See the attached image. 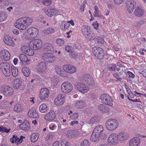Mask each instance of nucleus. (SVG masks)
Segmentation results:
<instances>
[{
	"label": "nucleus",
	"mask_w": 146,
	"mask_h": 146,
	"mask_svg": "<svg viewBox=\"0 0 146 146\" xmlns=\"http://www.w3.org/2000/svg\"><path fill=\"white\" fill-rule=\"evenodd\" d=\"M104 129L103 126L98 125L94 129L90 138L92 141H95L99 139L100 137L102 139L106 138V135L103 133Z\"/></svg>",
	"instance_id": "f257e3e1"
},
{
	"label": "nucleus",
	"mask_w": 146,
	"mask_h": 146,
	"mask_svg": "<svg viewBox=\"0 0 146 146\" xmlns=\"http://www.w3.org/2000/svg\"><path fill=\"white\" fill-rule=\"evenodd\" d=\"M118 125V122L116 119L112 118L107 119L105 124L106 128L110 131H113L116 129Z\"/></svg>",
	"instance_id": "f03ea898"
},
{
	"label": "nucleus",
	"mask_w": 146,
	"mask_h": 146,
	"mask_svg": "<svg viewBox=\"0 0 146 146\" xmlns=\"http://www.w3.org/2000/svg\"><path fill=\"white\" fill-rule=\"evenodd\" d=\"M38 33V30L37 28L33 27L29 28L27 30V34L25 35V38L27 40L32 39L36 37Z\"/></svg>",
	"instance_id": "7ed1b4c3"
},
{
	"label": "nucleus",
	"mask_w": 146,
	"mask_h": 146,
	"mask_svg": "<svg viewBox=\"0 0 146 146\" xmlns=\"http://www.w3.org/2000/svg\"><path fill=\"white\" fill-rule=\"evenodd\" d=\"M42 43L40 39H35L31 40L29 43V47L34 50L40 49L42 46Z\"/></svg>",
	"instance_id": "20e7f679"
},
{
	"label": "nucleus",
	"mask_w": 146,
	"mask_h": 146,
	"mask_svg": "<svg viewBox=\"0 0 146 146\" xmlns=\"http://www.w3.org/2000/svg\"><path fill=\"white\" fill-rule=\"evenodd\" d=\"M61 89L62 92L67 94L70 93L73 90V86L70 82H66L63 83L61 86Z\"/></svg>",
	"instance_id": "39448f33"
},
{
	"label": "nucleus",
	"mask_w": 146,
	"mask_h": 146,
	"mask_svg": "<svg viewBox=\"0 0 146 146\" xmlns=\"http://www.w3.org/2000/svg\"><path fill=\"white\" fill-rule=\"evenodd\" d=\"M0 90L3 94L7 97L12 96L14 93V90L11 87L5 85L1 86Z\"/></svg>",
	"instance_id": "423d86ee"
},
{
	"label": "nucleus",
	"mask_w": 146,
	"mask_h": 146,
	"mask_svg": "<svg viewBox=\"0 0 146 146\" xmlns=\"http://www.w3.org/2000/svg\"><path fill=\"white\" fill-rule=\"evenodd\" d=\"M81 29L82 33L87 38L90 40L94 38L90 27L86 25L83 26L82 27Z\"/></svg>",
	"instance_id": "0eeeda50"
},
{
	"label": "nucleus",
	"mask_w": 146,
	"mask_h": 146,
	"mask_svg": "<svg viewBox=\"0 0 146 146\" xmlns=\"http://www.w3.org/2000/svg\"><path fill=\"white\" fill-rule=\"evenodd\" d=\"M75 86L77 90L82 94L86 93L89 90L88 86L85 84L82 83H76Z\"/></svg>",
	"instance_id": "6e6552de"
},
{
	"label": "nucleus",
	"mask_w": 146,
	"mask_h": 146,
	"mask_svg": "<svg viewBox=\"0 0 146 146\" xmlns=\"http://www.w3.org/2000/svg\"><path fill=\"white\" fill-rule=\"evenodd\" d=\"M10 67L9 64L7 62L2 63L0 64V68L6 76H9L11 74Z\"/></svg>",
	"instance_id": "1a4fd4ad"
},
{
	"label": "nucleus",
	"mask_w": 146,
	"mask_h": 146,
	"mask_svg": "<svg viewBox=\"0 0 146 146\" xmlns=\"http://www.w3.org/2000/svg\"><path fill=\"white\" fill-rule=\"evenodd\" d=\"M100 99L101 102L103 103L111 106H112L113 104L112 99L108 94L101 95L100 96Z\"/></svg>",
	"instance_id": "9d476101"
},
{
	"label": "nucleus",
	"mask_w": 146,
	"mask_h": 146,
	"mask_svg": "<svg viewBox=\"0 0 146 146\" xmlns=\"http://www.w3.org/2000/svg\"><path fill=\"white\" fill-rule=\"evenodd\" d=\"M92 52L95 56L100 59H102L104 56L103 49L100 47H96L93 48Z\"/></svg>",
	"instance_id": "9b49d317"
},
{
	"label": "nucleus",
	"mask_w": 146,
	"mask_h": 146,
	"mask_svg": "<svg viewBox=\"0 0 146 146\" xmlns=\"http://www.w3.org/2000/svg\"><path fill=\"white\" fill-rule=\"evenodd\" d=\"M15 26L17 28L22 30H24L27 28L22 17L18 19L16 21Z\"/></svg>",
	"instance_id": "f8f14e48"
},
{
	"label": "nucleus",
	"mask_w": 146,
	"mask_h": 146,
	"mask_svg": "<svg viewBox=\"0 0 146 146\" xmlns=\"http://www.w3.org/2000/svg\"><path fill=\"white\" fill-rule=\"evenodd\" d=\"M46 63L45 62H40L37 67V71L42 76H45L46 73Z\"/></svg>",
	"instance_id": "ddd939ff"
},
{
	"label": "nucleus",
	"mask_w": 146,
	"mask_h": 146,
	"mask_svg": "<svg viewBox=\"0 0 146 146\" xmlns=\"http://www.w3.org/2000/svg\"><path fill=\"white\" fill-rule=\"evenodd\" d=\"M127 10L129 13H131L134 9L136 2L134 0H128L126 2Z\"/></svg>",
	"instance_id": "4468645a"
},
{
	"label": "nucleus",
	"mask_w": 146,
	"mask_h": 146,
	"mask_svg": "<svg viewBox=\"0 0 146 146\" xmlns=\"http://www.w3.org/2000/svg\"><path fill=\"white\" fill-rule=\"evenodd\" d=\"M63 70L66 72L70 74H73L76 72V68L75 67L70 64H66L63 66Z\"/></svg>",
	"instance_id": "2eb2a0df"
},
{
	"label": "nucleus",
	"mask_w": 146,
	"mask_h": 146,
	"mask_svg": "<svg viewBox=\"0 0 146 146\" xmlns=\"http://www.w3.org/2000/svg\"><path fill=\"white\" fill-rule=\"evenodd\" d=\"M10 55L8 50L3 49L0 52V58L3 60L8 61L10 59Z\"/></svg>",
	"instance_id": "dca6fc26"
},
{
	"label": "nucleus",
	"mask_w": 146,
	"mask_h": 146,
	"mask_svg": "<svg viewBox=\"0 0 146 146\" xmlns=\"http://www.w3.org/2000/svg\"><path fill=\"white\" fill-rule=\"evenodd\" d=\"M21 49L22 52L29 56H32L34 54V51L31 48L30 49L27 45L21 46Z\"/></svg>",
	"instance_id": "f3484780"
},
{
	"label": "nucleus",
	"mask_w": 146,
	"mask_h": 146,
	"mask_svg": "<svg viewBox=\"0 0 146 146\" xmlns=\"http://www.w3.org/2000/svg\"><path fill=\"white\" fill-rule=\"evenodd\" d=\"M108 143L111 145H115L117 143V138L114 133L111 134L108 137Z\"/></svg>",
	"instance_id": "a211bd4d"
},
{
	"label": "nucleus",
	"mask_w": 146,
	"mask_h": 146,
	"mask_svg": "<svg viewBox=\"0 0 146 146\" xmlns=\"http://www.w3.org/2000/svg\"><path fill=\"white\" fill-rule=\"evenodd\" d=\"M65 101V99L62 94L58 95L54 100V103L57 106H60L63 104Z\"/></svg>",
	"instance_id": "6ab92c4d"
},
{
	"label": "nucleus",
	"mask_w": 146,
	"mask_h": 146,
	"mask_svg": "<svg viewBox=\"0 0 146 146\" xmlns=\"http://www.w3.org/2000/svg\"><path fill=\"white\" fill-rule=\"evenodd\" d=\"M83 78L85 82L88 84L92 86L94 85L93 79L90 75L85 74L83 75Z\"/></svg>",
	"instance_id": "aec40b11"
},
{
	"label": "nucleus",
	"mask_w": 146,
	"mask_h": 146,
	"mask_svg": "<svg viewBox=\"0 0 146 146\" xmlns=\"http://www.w3.org/2000/svg\"><path fill=\"white\" fill-rule=\"evenodd\" d=\"M117 138L118 140L121 141L127 140L129 137L127 133L122 132L118 134Z\"/></svg>",
	"instance_id": "412c9836"
},
{
	"label": "nucleus",
	"mask_w": 146,
	"mask_h": 146,
	"mask_svg": "<svg viewBox=\"0 0 146 146\" xmlns=\"http://www.w3.org/2000/svg\"><path fill=\"white\" fill-rule=\"evenodd\" d=\"M140 142L139 138L134 137L131 139L129 142V146H138Z\"/></svg>",
	"instance_id": "4be33fe9"
},
{
	"label": "nucleus",
	"mask_w": 146,
	"mask_h": 146,
	"mask_svg": "<svg viewBox=\"0 0 146 146\" xmlns=\"http://www.w3.org/2000/svg\"><path fill=\"white\" fill-rule=\"evenodd\" d=\"M4 43L7 45L13 46H14V42L9 36L6 35L3 39Z\"/></svg>",
	"instance_id": "5701e85b"
},
{
	"label": "nucleus",
	"mask_w": 146,
	"mask_h": 146,
	"mask_svg": "<svg viewBox=\"0 0 146 146\" xmlns=\"http://www.w3.org/2000/svg\"><path fill=\"white\" fill-rule=\"evenodd\" d=\"M28 116L30 118H38V115L36 111L33 109H31L29 111Z\"/></svg>",
	"instance_id": "b1692460"
},
{
	"label": "nucleus",
	"mask_w": 146,
	"mask_h": 146,
	"mask_svg": "<svg viewBox=\"0 0 146 146\" xmlns=\"http://www.w3.org/2000/svg\"><path fill=\"white\" fill-rule=\"evenodd\" d=\"M30 125L27 120H26L21 124L19 126L20 129L24 131H27L29 130Z\"/></svg>",
	"instance_id": "393cba45"
},
{
	"label": "nucleus",
	"mask_w": 146,
	"mask_h": 146,
	"mask_svg": "<svg viewBox=\"0 0 146 146\" xmlns=\"http://www.w3.org/2000/svg\"><path fill=\"white\" fill-rule=\"evenodd\" d=\"M56 59V57L52 53H46V62H52Z\"/></svg>",
	"instance_id": "a878e982"
},
{
	"label": "nucleus",
	"mask_w": 146,
	"mask_h": 146,
	"mask_svg": "<svg viewBox=\"0 0 146 146\" xmlns=\"http://www.w3.org/2000/svg\"><path fill=\"white\" fill-rule=\"evenodd\" d=\"M77 135V133L75 131L70 130L67 131L66 134V136L69 138H71L76 137Z\"/></svg>",
	"instance_id": "bb28decb"
},
{
	"label": "nucleus",
	"mask_w": 146,
	"mask_h": 146,
	"mask_svg": "<svg viewBox=\"0 0 146 146\" xmlns=\"http://www.w3.org/2000/svg\"><path fill=\"white\" fill-rule=\"evenodd\" d=\"M22 18L27 28L31 25L33 22V20L31 18L29 17H24Z\"/></svg>",
	"instance_id": "cd10ccee"
},
{
	"label": "nucleus",
	"mask_w": 146,
	"mask_h": 146,
	"mask_svg": "<svg viewBox=\"0 0 146 146\" xmlns=\"http://www.w3.org/2000/svg\"><path fill=\"white\" fill-rule=\"evenodd\" d=\"M86 103L84 100H81L76 101L75 104V106L78 108H82L85 106Z\"/></svg>",
	"instance_id": "c85d7f7f"
},
{
	"label": "nucleus",
	"mask_w": 146,
	"mask_h": 146,
	"mask_svg": "<svg viewBox=\"0 0 146 146\" xmlns=\"http://www.w3.org/2000/svg\"><path fill=\"white\" fill-rule=\"evenodd\" d=\"M47 119L51 121L54 119L56 117V114L54 111L51 110L46 115Z\"/></svg>",
	"instance_id": "c756f323"
},
{
	"label": "nucleus",
	"mask_w": 146,
	"mask_h": 146,
	"mask_svg": "<svg viewBox=\"0 0 146 146\" xmlns=\"http://www.w3.org/2000/svg\"><path fill=\"white\" fill-rule=\"evenodd\" d=\"M58 11L55 9L48 8L46 11V14L48 16L51 17L57 13Z\"/></svg>",
	"instance_id": "7c9ffc66"
},
{
	"label": "nucleus",
	"mask_w": 146,
	"mask_h": 146,
	"mask_svg": "<svg viewBox=\"0 0 146 146\" xmlns=\"http://www.w3.org/2000/svg\"><path fill=\"white\" fill-rule=\"evenodd\" d=\"M99 118L97 116H94L91 118L88 122L89 124L91 126H92L96 124L99 121Z\"/></svg>",
	"instance_id": "2f4dec72"
},
{
	"label": "nucleus",
	"mask_w": 146,
	"mask_h": 146,
	"mask_svg": "<svg viewBox=\"0 0 146 146\" xmlns=\"http://www.w3.org/2000/svg\"><path fill=\"white\" fill-rule=\"evenodd\" d=\"M53 47L52 44L46 43V53H52L54 52Z\"/></svg>",
	"instance_id": "473e14b6"
},
{
	"label": "nucleus",
	"mask_w": 146,
	"mask_h": 146,
	"mask_svg": "<svg viewBox=\"0 0 146 146\" xmlns=\"http://www.w3.org/2000/svg\"><path fill=\"white\" fill-rule=\"evenodd\" d=\"M134 13L135 15L138 17H140L143 14V11L139 7H137L135 9Z\"/></svg>",
	"instance_id": "72a5a7b5"
},
{
	"label": "nucleus",
	"mask_w": 146,
	"mask_h": 146,
	"mask_svg": "<svg viewBox=\"0 0 146 146\" xmlns=\"http://www.w3.org/2000/svg\"><path fill=\"white\" fill-rule=\"evenodd\" d=\"M22 71L24 75L26 77L29 76L30 74V70L27 67H23L22 68Z\"/></svg>",
	"instance_id": "f704fd0d"
},
{
	"label": "nucleus",
	"mask_w": 146,
	"mask_h": 146,
	"mask_svg": "<svg viewBox=\"0 0 146 146\" xmlns=\"http://www.w3.org/2000/svg\"><path fill=\"white\" fill-rule=\"evenodd\" d=\"M21 80L19 78L15 79L13 85L14 88L16 89L18 88L21 85Z\"/></svg>",
	"instance_id": "c9c22d12"
},
{
	"label": "nucleus",
	"mask_w": 146,
	"mask_h": 146,
	"mask_svg": "<svg viewBox=\"0 0 146 146\" xmlns=\"http://www.w3.org/2000/svg\"><path fill=\"white\" fill-rule=\"evenodd\" d=\"M39 97L41 100L45 99L46 98V88H44L41 89Z\"/></svg>",
	"instance_id": "e433bc0d"
},
{
	"label": "nucleus",
	"mask_w": 146,
	"mask_h": 146,
	"mask_svg": "<svg viewBox=\"0 0 146 146\" xmlns=\"http://www.w3.org/2000/svg\"><path fill=\"white\" fill-rule=\"evenodd\" d=\"M70 26V25L67 22L62 21L60 26V29L62 30H65L68 28Z\"/></svg>",
	"instance_id": "4c0bfd02"
},
{
	"label": "nucleus",
	"mask_w": 146,
	"mask_h": 146,
	"mask_svg": "<svg viewBox=\"0 0 146 146\" xmlns=\"http://www.w3.org/2000/svg\"><path fill=\"white\" fill-rule=\"evenodd\" d=\"M23 108L21 104H17L14 106V111L16 112H20L22 110Z\"/></svg>",
	"instance_id": "58836bf2"
},
{
	"label": "nucleus",
	"mask_w": 146,
	"mask_h": 146,
	"mask_svg": "<svg viewBox=\"0 0 146 146\" xmlns=\"http://www.w3.org/2000/svg\"><path fill=\"white\" fill-rule=\"evenodd\" d=\"M11 68L12 76L14 77H16L18 74V69L13 65H12Z\"/></svg>",
	"instance_id": "ea45409f"
},
{
	"label": "nucleus",
	"mask_w": 146,
	"mask_h": 146,
	"mask_svg": "<svg viewBox=\"0 0 146 146\" xmlns=\"http://www.w3.org/2000/svg\"><path fill=\"white\" fill-rule=\"evenodd\" d=\"M55 70L57 73L60 74L61 76H64V72L62 68L60 66H56L55 67Z\"/></svg>",
	"instance_id": "a19ab883"
},
{
	"label": "nucleus",
	"mask_w": 146,
	"mask_h": 146,
	"mask_svg": "<svg viewBox=\"0 0 146 146\" xmlns=\"http://www.w3.org/2000/svg\"><path fill=\"white\" fill-rule=\"evenodd\" d=\"M38 137L39 134L38 133H33L31 135V141L32 142H35L38 140Z\"/></svg>",
	"instance_id": "79ce46f5"
},
{
	"label": "nucleus",
	"mask_w": 146,
	"mask_h": 146,
	"mask_svg": "<svg viewBox=\"0 0 146 146\" xmlns=\"http://www.w3.org/2000/svg\"><path fill=\"white\" fill-rule=\"evenodd\" d=\"M19 58L22 63H24L25 62V61L27 59V56L24 54H21L19 55Z\"/></svg>",
	"instance_id": "37998d69"
},
{
	"label": "nucleus",
	"mask_w": 146,
	"mask_h": 146,
	"mask_svg": "<svg viewBox=\"0 0 146 146\" xmlns=\"http://www.w3.org/2000/svg\"><path fill=\"white\" fill-rule=\"evenodd\" d=\"M55 32L54 28L49 27L46 29V35H49L53 34Z\"/></svg>",
	"instance_id": "c03bdc74"
},
{
	"label": "nucleus",
	"mask_w": 146,
	"mask_h": 146,
	"mask_svg": "<svg viewBox=\"0 0 146 146\" xmlns=\"http://www.w3.org/2000/svg\"><path fill=\"white\" fill-rule=\"evenodd\" d=\"M7 15L4 12L0 11V22L2 21L6 18Z\"/></svg>",
	"instance_id": "a18cd8bd"
},
{
	"label": "nucleus",
	"mask_w": 146,
	"mask_h": 146,
	"mask_svg": "<svg viewBox=\"0 0 146 146\" xmlns=\"http://www.w3.org/2000/svg\"><path fill=\"white\" fill-rule=\"evenodd\" d=\"M10 130V129H7L6 128L2 126H0V132L2 133H8Z\"/></svg>",
	"instance_id": "49530a36"
},
{
	"label": "nucleus",
	"mask_w": 146,
	"mask_h": 146,
	"mask_svg": "<svg viewBox=\"0 0 146 146\" xmlns=\"http://www.w3.org/2000/svg\"><path fill=\"white\" fill-rule=\"evenodd\" d=\"M39 110L41 112H46V104H43L41 105L40 106Z\"/></svg>",
	"instance_id": "de8ad7c7"
},
{
	"label": "nucleus",
	"mask_w": 146,
	"mask_h": 146,
	"mask_svg": "<svg viewBox=\"0 0 146 146\" xmlns=\"http://www.w3.org/2000/svg\"><path fill=\"white\" fill-rule=\"evenodd\" d=\"M94 9H95V11L94 12V16L95 17H98L99 16V15L98 14V7L95 5L94 6Z\"/></svg>",
	"instance_id": "09e8293b"
},
{
	"label": "nucleus",
	"mask_w": 146,
	"mask_h": 146,
	"mask_svg": "<svg viewBox=\"0 0 146 146\" xmlns=\"http://www.w3.org/2000/svg\"><path fill=\"white\" fill-rule=\"evenodd\" d=\"M89 141L86 139L84 140L80 143L81 146H89Z\"/></svg>",
	"instance_id": "8fccbe9b"
},
{
	"label": "nucleus",
	"mask_w": 146,
	"mask_h": 146,
	"mask_svg": "<svg viewBox=\"0 0 146 146\" xmlns=\"http://www.w3.org/2000/svg\"><path fill=\"white\" fill-rule=\"evenodd\" d=\"M61 145L62 146H69L68 142L65 140H62L61 142Z\"/></svg>",
	"instance_id": "3c124183"
},
{
	"label": "nucleus",
	"mask_w": 146,
	"mask_h": 146,
	"mask_svg": "<svg viewBox=\"0 0 146 146\" xmlns=\"http://www.w3.org/2000/svg\"><path fill=\"white\" fill-rule=\"evenodd\" d=\"M56 43L59 46H62L64 44V41L60 38H58L56 40Z\"/></svg>",
	"instance_id": "603ef678"
},
{
	"label": "nucleus",
	"mask_w": 146,
	"mask_h": 146,
	"mask_svg": "<svg viewBox=\"0 0 146 146\" xmlns=\"http://www.w3.org/2000/svg\"><path fill=\"white\" fill-rule=\"evenodd\" d=\"M23 137L22 136H21L20 138L17 137V140L15 141V143L17 145L20 144L23 141L22 138Z\"/></svg>",
	"instance_id": "864d4df0"
},
{
	"label": "nucleus",
	"mask_w": 146,
	"mask_h": 146,
	"mask_svg": "<svg viewBox=\"0 0 146 146\" xmlns=\"http://www.w3.org/2000/svg\"><path fill=\"white\" fill-rule=\"evenodd\" d=\"M65 49L68 52H70L72 51L73 49L71 46L67 45L65 47Z\"/></svg>",
	"instance_id": "5fc2aeb1"
},
{
	"label": "nucleus",
	"mask_w": 146,
	"mask_h": 146,
	"mask_svg": "<svg viewBox=\"0 0 146 146\" xmlns=\"http://www.w3.org/2000/svg\"><path fill=\"white\" fill-rule=\"evenodd\" d=\"M17 136L16 135H13V137L10 139V141L12 143H15V141L17 140Z\"/></svg>",
	"instance_id": "6e6d98bb"
},
{
	"label": "nucleus",
	"mask_w": 146,
	"mask_h": 146,
	"mask_svg": "<svg viewBox=\"0 0 146 146\" xmlns=\"http://www.w3.org/2000/svg\"><path fill=\"white\" fill-rule=\"evenodd\" d=\"M127 74L128 76V77L131 78H134L135 77V75L132 72L130 71H128Z\"/></svg>",
	"instance_id": "4d7b16f0"
},
{
	"label": "nucleus",
	"mask_w": 146,
	"mask_h": 146,
	"mask_svg": "<svg viewBox=\"0 0 146 146\" xmlns=\"http://www.w3.org/2000/svg\"><path fill=\"white\" fill-rule=\"evenodd\" d=\"M116 65L114 64H111L109 67V69L110 71H114L116 67Z\"/></svg>",
	"instance_id": "13d9d810"
},
{
	"label": "nucleus",
	"mask_w": 146,
	"mask_h": 146,
	"mask_svg": "<svg viewBox=\"0 0 146 146\" xmlns=\"http://www.w3.org/2000/svg\"><path fill=\"white\" fill-rule=\"evenodd\" d=\"M92 26L96 30H97L98 29L99 24L97 22L93 23Z\"/></svg>",
	"instance_id": "bf43d9fd"
},
{
	"label": "nucleus",
	"mask_w": 146,
	"mask_h": 146,
	"mask_svg": "<svg viewBox=\"0 0 146 146\" xmlns=\"http://www.w3.org/2000/svg\"><path fill=\"white\" fill-rule=\"evenodd\" d=\"M78 114L76 113H74L72 116L70 115V118L72 119H76L78 117Z\"/></svg>",
	"instance_id": "052dcab7"
},
{
	"label": "nucleus",
	"mask_w": 146,
	"mask_h": 146,
	"mask_svg": "<svg viewBox=\"0 0 146 146\" xmlns=\"http://www.w3.org/2000/svg\"><path fill=\"white\" fill-rule=\"evenodd\" d=\"M59 82L60 80L56 78L52 80V82H53L54 85H56Z\"/></svg>",
	"instance_id": "680f3d73"
},
{
	"label": "nucleus",
	"mask_w": 146,
	"mask_h": 146,
	"mask_svg": "<svg viewBox=\"0 0 146 146\" xmlns=\"http://www.w3.org/2000/svg\"><path fill=\"white\" fill-rule=\"evenodd\" d=\"M123 0H114V2L117 4H120L122 3Z\"/></svg>",
	"instance_id": "e2e57ef3"
},
{
	"label": "nucleus",
	"mask_w": 146,
	"mask_h": 146,
	"mask_svg": "<svg viewBox=\"0 0 146 146\" xmlns=\"http://www.w3.org/2000/svg\"><path fill=\"white\" fill-rule=\"evenodd\" d=\"M12 33L15 35H17L19 34V31L17 29H14L12 30Z\"/></svg>",
	"instance_id": "0e129e2a"
},
{
	"label": "nucleus",
	"mask_w": 146,
	"mask_h": 146,
	"mask_svg": "<svg viewBox=\"0 0 146 146\" xmlns=\"http://www.w3.org/2000/svg\"><path fill=\"white\" fill-rule=\"evenodd\" d=\"M113 76L114 77L119 80H121V79L119 77L118 74L117 73L113 74Z\"/></svg>",
	"instance_id": "69168bd1"
},
{
	"label": "nucleus",
	"mask_w": 146,
	"mask_h": 146,
	"mask_svg": "<svg viewBox=\"0 0 146 146\" xmlns=\"http://www.w3.org/2000/svg\"><path fill=\"white\" fill-rule=\"evenodd\" d=\"M141 73L142 74L143 76H146V69H142L140 70Z\"/></svg>",
	"instance_id": "338daca9"
},
{
	"label": "nucleus",
	"mask_w": 146,
	"mask_h": 146,
	"mask_svg": "<svg viewBox=\"0 0 146 146\" xmlns=\"http://www.w3.org/2000/svg\"><path fill=\"white\" fill-rule=\"evenodd\" d=\"M2 103L3 104L7 106L9 105V102H8L6 100L3 101L2 102Z\"/></svg>",
	"instance_id": "774afa93"
}]
</instances>
